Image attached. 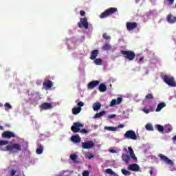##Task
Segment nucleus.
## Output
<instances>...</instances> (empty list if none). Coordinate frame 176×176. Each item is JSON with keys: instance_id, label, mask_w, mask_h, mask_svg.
I'll list each match as a JSON object with an SVG mask.
<instances>
[{"instance_id": "obj_1", "label": "nucleus", "mask_w": 176, "mask_h": 176, "mask_svg": "<svg viewBox=\"0 0 176 176\" xmlns=\"http://www.w3.org/2000/svg\"><path fill=\"white\" fill-rule=\"evenodd\" d=\"M5 151L10 152V153H17L18 152H21L23 148L20 143L11 142L9 145L6 146Z\"/></svg>"}, {"instance_id": "obj_2", "label": "nucleus", "mask_w": 176, "mask_h": 176, "mask_svg": "<svg viewBox=\"0 0 176 176\" xmlns=\"http://www.w3.org/2000/svg\"><path fill=\"white\" fill-rule=\"evenodd\" d=\"M83 124H80V122H74L73 126H71V130L73 133H82V134H87V129H82L80 130V127H83Z\"/></svg>"}, {"instance_id": "obj_3", "label": "nucleus", "mask_w": 176, "mask_h": 176, "mask_svg": "<svg viewBox=\"0 0 176 176\" xmlns=\"http://www.w3.org/2000/svg\"><path fill=\"white\" fill-rule=\"evenodd\" d=\"M118 8H109L105 10L102 14L100 15V19H107V17H109V16H112V14H115L117 13Z\"/></svg>"}, {"instance_id": "obj_4", "label": "nucleus", "mask_w": 176, "mask_h": 176, "mask_svg": "<svg viewBox=\"0 0 176 176\" xmlns=\"http://www.w3.org/2000/svg\"><path fill=\"white\" fill-rule=\"evenodd\" d=\"M120 53L122 56H124V58H126V60H129V61H133V60L135 58V53L133 51L121 50Z\"/></svg>"}, {"instance_id": "obj_5", "label": "nucleus", "mask_w": 176, "mask_h": 176, "mask_svg": "<svg viewBox=\"0 0 176 176\" xmlns=\"http://www.w3.org/2000/svg\"><path fill=\"white\" fill-rule=\"evenodd\" d=\"M164 82L168 85V86H170V87H176V82L174 77L168 75H165L163 78Z\"/></svg>"}, {"instance_id": "obj_6", "label": "nucleus", "mask_w": 176, "mask_h": 176, "mask_svg": "<svg viewBox=\"0 0 176 176\" xmlns=\"http://www.w3.org/2000/svg\"><path fill=\"white\" fill-rule=\"evenodd\" d=\"M124 137L125 138H127V140H137V134H135V131L133 130L127 131L124 133Z\"/></svg>"}, {"instance_id": "obj_7", "label": "nucleus", "mask_w": 176, "mask_h": 176, "mask_svg": "<svg viewBox=\"0 0 176 176\" xmlns=\"http://www.w3.org/2000/svg\"><path fill=\"white\" fill-rule=\"evenodd\" d=\"M79 28H85V30H89V22H87V18H81L80 22L78 23Z\"/></svg>"}, {"instance_id": "obj_8", "label": "nucleus", "mask_w": 176, "mask_h": 176, "mask_svg": "<svg viewBox=\"0 0 176 176\" xmlns=\"http://www.w3.org/2000/svg\"><path fill=\"white\" fill-rule=\"evenodd\" d=\"M1 137L3 138H7V140H10V138H16V134L12 131H6L2 133Z\"/></svg>"}, {"instance_id": "obj_9", "label": "nucleus", "mask_w": 176, "mask_h": 176, "mask_svg": "<svg viewBox=\"0 0 176 176\" xmlns=\"http://www.w3.org/2000/svg\"><path fill=\"white\" fill-rule=\"evenodd\" d=\"M158 157L166 164H169V166L174 165V162H173V160H170L168 157H167V156L163 154H159Z\"/></svg>"}, {"instance_id": "obj_10", "label": "nucleus", "mask_w": 176, "mask_h": 176, "mask_svg": "<svg viewBox=\"0 0 176 176\" xmlns=\"http://www.w3.org/2000/svg\"><path fill=\"white\" fill-rule=\"evenodd\" d=\"M93 146H94V142L91 140L82 143V148L83 149H91Z\"/></svg>"}, {"instance_id": "obj_11", "label": "nucleus", "mask_w": 176, "mask_h": 176, "mask_svg": "<svg viewBox=\"0 0 176 176\" xmlns=\"http://www.w3.org/2000/svg\"><path fill=\"white\" fill-rule=\"evenodd\" d=\"M138 27V23L137 22H127L126 23V29L128 31H133Z\"/></svg>"}, {"instance_id": "obj_12", "label": "nucleus", "mask_w": 176, "mask_h": 176, "mask_svg": "<svg viewBox=\"0 0 176 176\" xmlns=\"http://www.w3.org/2000/svg\"><path fill=\"white\" fill-rule=\"evenodd\" d=\"M98 85H100V82L98 80L91 81L87 85V89H89V90H93V89H94V87H97Z\"/></svg>"}, {"instance_id": "obj_13", "label": "nucleus", "mask_w": 176, "mask_h": 176, "mask_svg": "<svg viewBox=\"0 0 176 176\" xmlns=\"http://www.w3.org/2000/svg\"><path fill=\"white\" fill-rule=\"evenodd\" d=\"M166 20L169 24H175L176 23V16L173 15V14H169L166 16Z\"/></svg>"}, {"instance_id": "obj_14", "label": "nucleus", "mask_w": 176, "mask_h": 176, "mask_svg": "<svg viewBox=\"0 0 176 176\" xmlns=\"http://www.w3.org/2000/svg\"><path fill=\"white\" fill-rule=\"evenodd\" d=\"M122 98L120 97L117 98V99H113L110 103L109 107H115V105H119L122 101Z\"/></svg>"}, {"instance_id": "obj_15", "label": "nucleus", "mask_w": 176, "mask_h": 176, "mask_svg": "<svg viewBox=\"0 0 176 176\" xmlns=\"http://www.w3.org/2000/svg\"><path fill=\"white\" fill-rule=\"evenodd\" d=\"M128 170H130V171H140V166L137 164H133L129 166Z\"/></svg>"}, {"instance_id": "obj_16", "label": "nucleus", "mask_w": 176, "mask_h": 176, "mask_svg": "<svg viewBox=\"0 0 176 176\" xmlns=\"http://www.w3.org/2000/svg\"><path fill=\"white\" fill-rule=\"evenodd\" d=\"M41 109L46 111L47 109H52V104L49 102H44L40 105Z\"/></svg>"}, {"instance_id": "obj_17", "label": "nucleus", "mask_w": 176, "mask_h": 176, "mask_svg": "<svg viewBox=\"0 0 176 176\" xmlns=\"http://www.w3.org/2000/svg\"><path fill=\"white\" fill-rule=\"evenodd\" d=\"M43 86L46 90H47V89H52V87H53V82L52 80H47L43 83Z\"/></svg>"}, {"instance_id": "obj_18", "label": "nucleus", "mask_w": 176, "mask_h": 176, "mask_svg": "<svg viewBox=\"0 0 176 176\" xmlns=\"http://www.w3.org/2000/svg\"><path fill=\"white\" fill-rule=\"evenodd\" d=\"M99 53H100V51L98 50H94L91 51V55L89 57L90 60H96Z\"/></svg>"}, {"instance_id": "obj_19", "label": "nucleus", "mask_w": 176, "mask_h": 176, "mask_svg": "<svg viewBox=\"0 0 176 176\" xmlns=\"http://www.w3.org/2000/svg\"><path fill=\"white\" fill-rule=\"evenodd\" d=\"M131 157L129 155H126L124 153L122 154V162H124V163H126V164H129Z\"/></svg>"}, {"instance_id": "obj_20", "label": "nucleus", "mask_w": 176, "mask_h": 176, "mask_svg": "<svg viewBox=\"0 0 176 176\" xmlns=\"http://www.w3.org/2000/svg\"><path fill=\"white\" fill-rule=\"evenodd\" d=\"M71 140L72 142H74V144H79V142H80V137H79V135H72Z\"/></svg>"}, {"instance_id": "obj_21", "label": "nucleus", "mask_w": 176, "mask_h": 176, "mask_svg": "<svg viewBox=\"0 0 176 176\" xmlns=\"http://www.w3.org/2000/svg\"><path fill=\"white\" fill-rule=\"evenodd\" d=\"M129 155L131 156V158L134 160V162H137V157H135V154H134V151L133 150V148L128 147Z\"/></svg>"}, {"instance_id": "obj_22", "label": "nucleus", "mask_w": 176, "mask_h": 176, "mask_svg": "<svg viewBox=\"0 0 176 176\" xmlns=\"http://www.w3.org/2000/svg\"><path fill=\"white\" fill-rule=\"evenodd\" d=\"M80 111H82V107H74L72 109V112L73 115H78V113H80Z\"/></svg>"}, {"instance_id": "obj_23", "label": "nucleus", "mask_w": 176, "mask_h": 176, "mask_svg": "<svg viewBox=\"0 0 176 176\" xmlns=\"http://www.w3.org/2000/svg\"><path fill=\"white\" fill-rule=\"evenodd\" d=\"M94 111H100L101 109V103L96 102L93 104Z\"/></svg>"}, {"instance_id": "obj_24", "label": "nucleus", "mask_w": 176, "mask_h": 176, "mask_svg": "<svg viewBox=\"0 0 176 176\" xmlns=\"http://www.w3.org/2000/svg\"><path fill=\"white\" fill-rule=\"evenodd\" d=\"M164 107H166V103H164V102H161V103L158 104V105L155 109V111L160 112V111H162V109H163V108H164Z\"/></svg>"}, {"instance_id": "obj_25", "label": "nucleus", "mask_w": 176, "mask_h": 176, "mask_svg": "<svg viewBox=\"0 0 176 176\" xmlns=\"http://www.w3.org/2000/svg\"><path fill=\"white\" fill-rule=\"evenodd\" d=\"M36 152L37 155H42V153H43V146L42 144H38Z\"/></svg>"}, {"instance_id": "obj_26", "label": "nucleus", "mask_w": 176, "mask_h": 176, "mask_svg": "<svg viewBox=\"0 0 176 176\" xmlns=\"http://www.w3.org/2000/svg\"><path fill=\"white\" fill-rule=\"evenodd\" d=\"M99 91H100V93H104V91H107V85H105V84H100L99 85Z\"/></svg>"}, {"instance_id": "obj_27", "label": "nucleus", "mask_w": 176, "mask_h": 176, "mask_svg": "<svg viewBox=\"0 0 176 176\" xmlns=\"http://www.w3.org/2000/svg\"><path fill=\"white\" fill-rule=\"evenodd\" d=\"M155 129L157 130L160 133H163L164 131V126L160 125V124H155Z\"/></svg>"}, {"instance_id": "obj_28", "label": "nucleus", "mask_w": 176, "mask_h": 176, "mask_svg": "<svg viewBox=\"0 0 176 176\" xmlns=\"http://www.w3.org/2000/svg\"><path fill=\"white\" fill-rule=\"evenodd\" d=\"M102 50H104V52H107V50H111V49H112V47L109 43H105L102 47Z\"/></svg>"}, {"instance_id": "obj_29", "label": "nucleus", "mask_w": 176, "mask_h": 176, "mask_svg": "<svg viewBox=\"0 0 176 176\" xmlns=\"http://www.w3.org/2000/svg\"><path fill=\"white\" fill-rule=\"evenodd\" d=\"M94 63L96 65H102V59L101 58H95L94 59Z\"/></svg>"}, {"instance_id": "obj_30", "label": "nucleus", "mask_w": 176, "mask_h": 176, "mask_svg": "<svg viewBox=\"0 0 176 176\" xmlns=\"http://www.w3.org/2000/svg\"><path fill=\"white\" fill-rule=\"evenodd\" d=\"M105 113H106L105 111H100V113H97L94 116V119H97L98 118H101V116H104V115H105Z\"/></svg>"}, {"instance_id": "obj_31", "label": "nucleus", "mask_w": 176, "mask_h": 176, "mask_svg": "<svg viewBox=\"0 0 176 176\" xmlns=\"http://www.w3.org/2000/svg\"><path fill=\"white\" fill-rule=\"evenodd\" d=\"M121 173L125 176L131 175V173L126 169H122Z\"/></svg>"}, {"instance_id": "obj_32", "label": "nucleus", "mask_w": 176, "mask_h": 176, "mask_svg": "<svg viewBox=\"0 0 176 176\" xmlns=\"http://www.w3.org/2000/svg\"><path fill=\"white\" fill-rule=\"evenodd\" d=\"M105 173L107 174H110L111 175H116V173L115 172H113V170H112V169L111 168H107L105 170Z\"/></svg>"}, {"instance_id": "obj_33", "label": "nucleus", "mask_w": 176, "mask_h": 176, "mask_svg": "<svg viewBox=\"0 0 176 176\" xmlns=\"http://www.w3.org/2000/svg\"><path fill=\"white\" fill-rule=\"evenodd\" d=\"M155 98V97L153 96V94L151 93L147 94L145 96V100H153Z\"/></svg>"}, {"instance_id": "obj_34", "label": "nucleus", "mask_w": 176, "mask_h": 176, "mask_svg": "<svg viewBox=\"0 0 176 176\" xmlns=\"http://www.w3.org/2000/svg\"><path fill=\"white\" fill-rule=\"evenodd\" d=\"M146 129L148 130V131H153V126H152V124H147L146 125Z\"/></svg>"}, {"instance_id": "obj_35", "label": "nucleus", "mask_w": 176, "mask_h": 176, "mask_svg": "<svg viewBox=\"0 0 176 176\" xmlns=\"http://www.w3.org/2000/svg\"><path fill=\"white\" fill-rule=\"evenodd\" d=\"M105 129L109 131H116L118 130V127H113V126H106Z\"/></svg>"}, {"instance_id": "obj_36", "label": "nucleus", "mask_w": 176, "mask_h": 176, "mask_svg": "<svg viewBox=\"0 0 176 176\" xmlns=\"http://www.w3.org/2000/svg\"><path fill=\"white\" fill-rule=\"evenodd\" d=\"M172 131H173V127H171V126L168 125L165 127L166 133H171Z\"/></svg>"}, {"instance_id": "obj_37", "label": "nucleus", "mask_w": 176, "mask_h": 176, "mask_svg": "<svg viewBox=\"0 0 176 176\" xmlns=\"http://www.w3.org/2000/svg\"><path fill=\"white\" fill-rule=\"evenodd\" d=\"M70 159H71V160H73V162H75V160H76V159H78V155H76V154L70 155Z\"/></svg>"}, {"instance_id": "obj_38", "label": "nucleus", "mask_w": 176, "mask_h": 176, "mask_svg": "<svg viewBox=\"0 0 176 176\" xmlns=\"http://www.w3.org/2000/svg\"><path fill=\"white\" fill-rule=\"evenodd\" d=\"M153 111H154L153 107H151L150 109H143V112L145 113H149V112H153Z\"/></svg>"}, {"instance_id": "obj_39", "label": "nucleus", "mask_w": 176, "mask_h": 176, "mask_svg": "<svg viewBox=\"0 0 176 176\" xmlns=\"http://www.w3.org/2000/svg\"><path fill=\"white\" fill-rule=\"evenodd\" d=\"M102 37L104 39H106V41H109V39H111V36H109L107 33L103 34Z\"/></svg>"}, {"instance_id": "obj_40", "label": "nucleus", "mask_w": 176, "mask_h": 176, "mask_svg": "<svg viewBox=\"0 0 176 176\" xmlns=\"http://www.w3.org/2000/svg\"><path fill=\"white\" fill-rule=\"evenodd\" d=\"M9 142L8 140H0V146H3V145H8Z\"/></svg>"}, {"instance_id": "obj_41", "label": "nucleus", "mask_w": 176, "mask_h": 176, "mask_svg": "<svg viewBox=\"0 0 176 176\" xmlns=\"http://www.w3.org/2000/svg\"><path fill=\"white\" fill-rule=\"evenodd\" d=\"M4 107L6 108V111H8V109H12V105L9 103H6Z\"/></svg>"}, {"instance_id": "obj_42", "label": "nucleus", "mask_w": 176, "mask_h": 176, "mask_svg": "<svg viewBox=\"0 0 176 176\" xmlns=\"http://www.w3.org/2000/svg\"><path fill=\"white\" fill-rule=\"evenodd\" d=\"M85 103L83 102H79L78 103H77L78 108H82V107H83Z\"/></svg>"}, {"instance_id": "obj_43", "label": "nucleus", "mask_w": 176, "mask_h": 176, "mask_svg": "<svg viewBox=\"0 0 176 176\" xmlns=\"http://www.w3.org/2000/svg\"><path fill=\"white\" fill-rule=\"evenodd\" d=\"M90 173L88 170H84L82 173V176H89Z\"/></svg>"}, {"instance_id": "obj_44", "label": "nucleus", "mask_w": 176, "mask_h": 176, "mask_svg": "<svg viewBox=\"0 0 176 176\" xmlns=\"http://www.w3.org/2000/svg\"><path fill=\"white\" fill-rule=\"evenodd\" d=\"M150 170H149V174H151V175H152V174H153V170H155V168L152 166H151L149 168Z\"/></svg>"}, {"instance_id": "obj_45", "label": "nucleus", "mask_w": 176, "mask_h": 176, "mask_svg": "<svg viewBox=\"0 0 176 176\" xmlns=\"http://www.w3.org/2000/svg\"><path fill=\"white\" fill-rule=\"evenodd\" d=\"M108 118H109V119H113L114 118H116V115H115V114H111V115L109 116Z\"/></svg>"}, {"instance_id": "obj_46", "label": "nucleus", "mask_w": 176, "mask_h": 176, "mask_svg": "<svg viewBox=\"0 0 176 176\" xmlns=\"http://www.w3.org/2000/svg\"><path fill=\"white\" fill-rule=\"evenodd\" d=\"M80 16H85L86 12L83 10H81V11H80Z\"/></svg>"}, {"instance_id": "obj_47", "label": "nucleus", "mask_w": 176, "mask_h": 176, "mask_svg": "<svg viewBox=\"0 0 176 176\" xmlns=\"http://www.w3.org/2000/svg\"><path fill=\"white\" fill-rule=\"evenodd\" d=\"M124 127V124H120L118 126L117 129H123Z\"/></svg>"}, {"instance_id": "obj_48", "label": "nucleus", "mask_w": 176, "mask_h": 176, "mask_svg": "<svg viewBox=\"0 0 176 176\" xmlns=\"http://www.w3.org/2000/svg\"><path fill=\"white\" fill-rule=\"evenodd\" d=\"M15 174H16V170H12L11 171L10 175H11L12 176H14Z\"/></svg>"}, {"instance_id": "obj_49", "label": "nucleus", "mask_w": 176, "mask_h": 176, "mask_svg": "<svg viewBox=\"0 0 176 176\" xmlns=\"http://www.w3.org/2000/svg\"><path fill=\"white\" fill-rule=\"evenodd\" d=\"M168 2H169L170 5H173L174 3V0H166Z\"/></svg>"}, {"instance_id": "obj_50", "label": "nucleus", "mask_w": 176, "mask_h": 176, "mask_svg": "<svg viewBox=\"0 0 176 176\" xmlns=\"http://www.w3.org/2000/svg\"><path fill=\"white\" fill-rule=\"evenodd\" d=\"M87 157H88V159H89V160H90V159H93V157H94V155L90 154V155H87Z\"/></svg>"}, {"instance_id": "obj_51", "label": "nucleus", "mask_w": 176, "mask_h": 176, "mask_svg": "<svg viewBox=\"0 0 176 176\" xmlns=\"http://www.w3.org/2000/svg\"><path fill=\"white\" fill-rule=\"evenodd\" d=\"M142 61H144V56L140 57L139 59V63H142Z\"/></svg>"}, {"instance_id": "obj_52", "label": "nucleus", "mask_w": 176, "mask_h": 176, "mask_svg": "<svg viewBox=\"0 0 176 176\" xmlns=\"http://www.w3.org/2000/svg\"><path fill=\"white\" fill-rule=\"evenodd\" d=\"M111 153H116V151H115L114 149H111L110 150Z\"/></svg>"}, {"instance_id": "obj_53", "label": "nucleus", "mask_w": 176, "mask_h": 176, "mask_svg": "<svg viewBox=\"0 0 176 176\" xmlns=\"http://www.w3.org/2000/svg\"><path fill=\"white\" fill-rule=\"evenodd\" d=\"M172 139L173 141H176V135Z\"/></svg>"}, {"instance_id": "obj_54", "label": "nucleus", "mask_w": 176, "mask_h": 176, "mask_svg": "<svg viewBox=\"0 0 176 176\" xmlns=\"http://www.w3.org/2000/svg\"><path fill=\"white\" fill-rule=\"evenodd\" d=\"M0 130H3V126L0 125Z\"/></svg>"}, {"instance_id": "obj_55", "label": "nucleus", "mask_w": 176, "mask_h": 176, "mask_svg": "<svg viewBox=\"0 0 176 176\" xmlns=\"http://www.w3.org/2000/svg\"><path fill=\"white\" fill-rule=\"evenodd\" d=\"M124 152H127V148H124Z\"/></svg>"}, {"instance_id": "obj_56", "label": "nucleus", "mask_w": 176, "mask_h": 176, "mask_svg": "<svg viewBox=\"0 0 176 176\" xmlns=\"http://www.w3.org/2000/svg\"><path fill=\"white\" fill-rule=\"evenodd\" d=\"M136 2H140V0H136Z\"/></svg>"}, {"instance_id": "obj_57", "label": "nucleus", "mask_w": 176, "mask_h": 176, "mask_svg": "<svg viewBox=\"0 0 176 176\" xmlns=\"http://www.w3.org/2000/svg\"><path fill=\"white\" fill-rule=\"evenodd\" d=\"M0 107H2V104H0Z\"/></svg>"}]
</instances>
